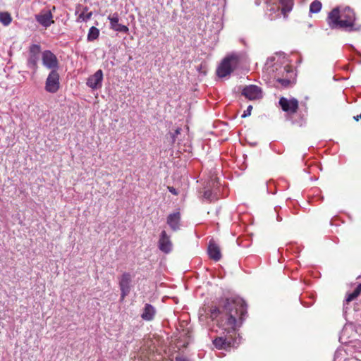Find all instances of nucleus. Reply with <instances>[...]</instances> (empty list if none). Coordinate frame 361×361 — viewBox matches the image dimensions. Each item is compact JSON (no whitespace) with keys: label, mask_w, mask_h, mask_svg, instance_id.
Segmentation results:
<instances>
[{"label":"nucleus","mask_w":361,"mask_h":361,"mask_svg":"<svg viewBox=\"0 0 361 361\" xmlns=\"http://www.w3.org/2000/svg\"><path fill=\"white\" fill-rule=\"evenodd\" d=\"M247 314V305L240 298L226 299L221 310L214 307L210 310V317L216 320L220 335L214 338H226L227 334L233 333L242 324Z\"/></svg>","instance_id":"nucleus-1"},{"label":"nucleus","mask_w":361,"mask_h":361,"mask_svg":"<svg viewBox=\"0 0 361 361\" xmlns=\"http://www.w3.org/2000/svg\"><path fill=\"white\" fill-rule=\"evenodd\" d=\"M355 15L353 9L345 7L341 11L334 8L327 18V23L331 29H342L348 31L354 30Z\"/></svg>","instance_id":"nucleus-2"},{"label":"nucleus","mask_w":361,"mask_h":361,"mask_svg":"<svg viewBox=\"0 0 361 361\" xmlns=\"http://www.w3.org/2000/svg\"><path fill=\"white\" fill-rule=\"evenodd\" d=\"M239 58L236 55H231L223 59L217 68L216 74L219 78H224L230 75L238 66Z\"/></svg>","instance_id":"nucleus-3"},{"label":"nucleus","mask_w":361,"mask_h":361,"mask_svg":"<svg viewBox=\"0 0 361 361\" xmlns=\"http://www.w3.org/2000/svg\"><path fill=\"white\" fill-rule=\"evenodd\" d=\"M61 87L59 71H50L45 80L44 90L51 94L56 93Z\"/></svg>","instance_id":"nucleus-4"},{"label":"nucleus","mask_w":361,"mask_h":361,"mask_svg":"<svg viewBox=\"0 0 361 361\" xmlns=\"http://www.w3.org/2000/svg\"><path fill=\"white\" fill-rule=\"evenodd\" d=\"M41 52V47L39 44H33L29 47L27 66L35 73L38 68L39 56Z\"/></svg>","instance_id":"nucleus-5"},{"label":"nucleus","mask_w":361,"mask_h":361,"mask_svg":"<svg viewBox=\"0 0 361 361\" xmlns=\"http://www.w3.org/2000/svg\"><path fill=\"white\" fill-rule=\"evenodd\" d=\"M42 63L50 71H57L59 68V62L56 56L50 50L42 52Z\"/></svg>","instance_id":"nucleus-6"},{"label":"nucleus","mask_w":361,"mask_h":361,"mask_svg":"<svg viewBox=\"0 0 361 361\" xmlns=\"http://www.w3.org/2000/svg\"><path fill=\"white\" fill-rule=\"evenodd\" d=\"M132 276L130 273L124 272L119 278V287L121 299H124L130 293Z\"/></svg>","instance_id":"nucleus-7"},{"label":"nucleus","mask_w":361,"mask_h":361,"mask_svg":"<svg viewBox=\"0 0 361 361\" xmlns=\"http://www.w3.org/2000/svg\"><path fill=\"white\" fill-rule=\"evenodd\" d=\"M242 94L250 100L259 99L262 97V89L254 85L245 86L242 91Z\"/></svg>","instance_id":"nucleus-8"},{"label":"nucleus","mask_w":361,"mask_h":361,"mask_svg":"<svg viewBox=\"0 0 361 361\" xmlns=\"http://www.w3.org/2000/svg\"><path fill=\"white\" fill-rule=\"evenodd\" d=\"M279 104L283 111L290 114L296 113L298 109V102L295 98L288 99L285 97H281L279 99Z\"/></svg>","instance_id":"nucleus-9"},{"label":"nucleus","mask_w":361,"mask_h":361,"mask_svg":"<svg viewBox=\"0 0 361 361\" xmlns=\"http://www.w3.org/2000/svg\"><path fill=\"white\" fill-rule=\"evenodd\" d=\"M108 20L110 23V29L118 32L128 33L129 28L128 26L119 23V16L117 13L109 15Z\"/></svg>","instance_id":"nucleus-10"},{"label":"nucleus","mask_w":361,"mask_h":361,"mask_svg":"<svg viewBox=\"0 0 361 361\" xmlns=\"http://www.w3.org/2000/svg\"><path fill=\"white\" fill-rule=\"evenodd\" d=\"M102 81L103 72L99 69L87 78L86 85L93 90H97L102 87Z\"/></svg>","instance_id":"nucleus-11"},{"label":"nucleus","mask_w":361,"mask_h":361,"mask_svg":"<svg viewBox=\"0 0 361 361\" xmlns=\"http://www.w3.org/2000/svg\"><path fill=\"white\" fill-rule=\"evenodd\" d=\"M283 72L286 73L284 78L275 77L276 82H278L282 87H288L294 82L295 73L288 66L283 68Z\"/></svg>","instance_id":"nucleus-12"},{"label":"nucleus","mask_w":361,"mask_h":361,"mask_svg":"<svg viewBox=\"0 0 361 361\" xmlns=\"http://www.w3.org/2000/svg\"><path fill=\"white\" fill-rule=\"evenodd\" d=\"M53 15L51 10H42L39 14L35 16L36 20L43 27H49L52 23Z\"/></svg>","instance_id":"nucleus-13"},{"label":"nucleus","mask_w":361,"mask_h":361,"mask_svg":"<svg viewBox=\"0 0 361 361\" xmlns=\"http://www.w3.org/2000/svg\"><path fill=\"white\" fill-rule=\"evenodd\" d=\"M360 340H349L348 342L342 343L343 346L341 348H339L335 355L334 361L338 358V354L341 353V350H343L346 354L353 355L354 352H355L357 345H360Z\"/></svg>","instance_id":"nucleus-14"},{"label":"nucleus","mask_w":361,"mask_h":361,"mask_svg":"<svg viewBox=\"0 0 361 361\" xmlns=\"http://www.w3.org/2000/svg\"><path fill=\"white\" fill-rule=\"evenodd\" d=\"M159 248L165 253H169L172 250V243L170 240V236L167 235L165 231H162L160 234Z\"/></svg>","instance_id":"nucleus-15"},{"label":"nucleus","mask_w":361,"mask_h":361,"mask_svg":"<svg viewBox=\"0 0 361 361\" xmlns=\"http://www.w3.org/2000/svg\"><path fill=\"white\" fill-rule=\"evenodd\" d=\"M180 213L175 212L169 214L166 218V223L173 231H177L180 228Z\"/></svg>","instance_id":"nucleus-16"},{"label":"nucleus","mask_w":361,"mask_h":361,"mask_svg":"<svg viewBox=\"0 0 361 361\" xmlns=\"http://www.w3.org/2000/svg\"><path fill=\"white\" fill-rule=\"evenodd\" d=\"M156 308L151 304L146 303L140 314L141 318L144 321H152L156 315Z\"/></svg>","instance_id":"nucleus-17"},{"label":"nucleus","mask_w":361,"mask_h":361,"mask_svg":"<svg viewBox=\"0 0 361 361\" xmlns=\"http://www.w3.org/2000/svg\"><path fill=\"white\" fill-rule=\"evenodd\" d=\"M237 340H212L214 346L218 350H230L235 348V343Z\"/></svg>","instance_id":"nucleus-18"},{"label":"nucleus","mask_w":361,"mask_h":361,"mask_svg":"<svg viewBox=\"0 0 361 361\" xmlns=\"http://www.w3.org/2000/svg\"><path fill=\"white\" fill-rule=\"evenodd\" d=\"M208 254L209 257L216 262L220 260L221 257L219 247L214 243H209L208 247Z\"/></svg>","instance_id":"nucleus-19"},{"label":"nucleus","mask_w":361,"mask_h":361,"mask_svg":"<svg viewBox=\"0 0 361 361\" xmlns=\"http://www.w3.org/2000/svg\"><path fill=\"white\" fill-rule=\"evenodd\" d=\"M279 3L281 6V13L286 18L288 13L293 8V0H279Z\"/></svg>","instance_id":"nucleus-20"},{"label":"nucleus","mask_w":361,"mask_h":361,"mask_svg":"<svg viewBox=\"0 0 361 361\" xmlns=\"http://www.w3.org/2000/svg\"><path fill=\"white\" fill-rule=\"evenodd\" d=\"M99 36V30L96 27H91L89 30L87 36V40L88 42H92L95 39H97Z\"/></svg>","instance_id":"nucleus-21"},{"label":"nucleus","mask_w":361,"mask_h":361,"mask_svg":"<svg viewBox=\"0 0 361 361\" xmlns=\"http://www.w3.org/2000/svg\"><path fill=\"white\" fill-rule=\"evenodd\" d=\"M12 18L11 15L7 12H0V22L5 26L8 25L11 23Z\"/></svg>","instance_id":"nucleus-22"},{"label":"nucleus","mask_w":361,"mask_h":361,"mask_svg":"<svg viewBox=\"0 0 361 361\" xmlns=\"http://www.w3.org/2000/svg\"><path fill=\"white\" fill-rule=\"evenodd\" d=\"M322 9V3L318 0L312 1L310 6V12L312 13H317Z\"/></svg>","instance_id":"nucleus-23"},{"label":"nucleus","mask_w":361,"mask_h":361,"mask_svg":"<svg viewBox=\"0 0 361 361\" xmlns=\"http://www.w3.org/2000/svg\"><path fill=\"white\" fill-rule=\"evenodd\" d=\"M360 293L356 289L352 293L347 295L345 300L349 302L355 299Z\"/></svg>","instance_id":"nucleus-24"},{"label":"nucleus","mask_w":361,"mask_h":361,"mask_svg":"<svg viewBox=\"0 0 361 361\" xmlns=\"http://www.w3.org/2000/svg\"><path fill=\"white\" fill-rule=\"evenodd\" d=\"M92 15V12H89L86 14H85L84 13H82L79 16V19L82 21H87L91 18Z\"/></svg>","instance_id":"nucleus-25"},{"label":"nucleus","mask_w":361,"mask_h":361,"mask_svg":"<svg viewBox=\"0 0 361 361\" xmlns=\"http://www.w3.org/2000/svg\"><path fill=\"white\" fill-rule=\"evenodd\" d=\"M252 109V106L251 105H249L246 110L244 111L242 117L245 118L247 116H249L251 114V111Z\"/></svg>","instance_id":"nucleus-26"},{"label":"nucleus","mask_w":361,"mask_h":361,"mask_svg":"<svg viewBox=\"0 0 361 361\" xmlns=\"http://www.w3.org/2000/svg\"><path fill=\"white\" fill-rule=\"evenodd\" d=\"M181 128H178L176 129L175 132L171 135L172 142H174L176 140V137L180 133Z\"/></svg>","instance_id":"nucleus-27"},{"label":"nucleus","mask_w":361,"mask_h":361,"mask_svg":"<svg viewBox=\"0 0 361 361\" xmlns=\"http://www.w3.org/2000/svg\"><path fill=\"white\" fill-rule=\"evenodd\" d=\"M174 361H190L188 358L183 356H176Z\"/></svg>","instance_id":"nucleus-28"},{"label":"nucleus","mask_w":361,"mask_h":361,"mask_svg":"<svg viewBox=\"0 0 361 361\" xmlns=\"http://www.w3.org/2000/svg\"><path fill=\"white\" fill-rule=\"evenodd\" d=\"M168 190L173 195H177L178 194V192H177L176 189L174 188L173 187H168Z\"/></svg>","instance_id":"nucleus-29"},{"label":"nucleus","mask_w":361,"mask_h":361,"mask_svg":"<svg viewBox=\"0 0 361 361\" xmlns=\"http://www.w3.org/2000/svg\"><path fill=\"white\" fill-rule=\"evenodd\" d=\"M211 195H212V192H211L210 190H206L204 192V197L206 198V199H209Z\"/></svg>","instance_id":"nucleus-30"},{"label":"nucleus","mask_w":361,"mask_h":361,"mask_svg":"<svg viewBox=\"0 0 361 361\" xmlns=\"http://www.w3.org/2000/svg\"><path fill=\"white\" fill-rule=\"evenodd\" d=\"M354 119L356 121H358L361 120V114L360 115H357V116H354Z\"/></svg>","instance_id":"nucleus-31"},{"label":"nucleus","mask_w":361,"mask_h":361,"mask_svg":"<svg viewBox=\"0 0 361 361\" xmlns=\"http://www.w3.org/2000/svg\"><path fill=\"white\" fill-rule=\"evenodd\" d=\"M357 290H358V292L360 293H361V283H360L355 288Z\"/></svg>","instance_id":"nucleus-32"},{"label":"nucleus","mask_w":361,"mask_h":361,"mask_svg":"<svg viewBox=\"0 0 361 361\" xmlns=\"http://www.w3.org/2000/svg\"><path fill=\"white\" fill-rule=\"evenodd\" d=\"M271 11L273 10L274 12H275V9L274 8H271L270 9ZM276 12L277 13L276 16H279V8L276 9Z\"/></svg>","instance_id":"nucleus-33"},{"label":"nucleus","mask_w":361,"mask_h":361,"mask_svg":"<svg viewBox=\"0 0 361 361\" xmlns=\"http://www.w3.org/2000/svg\"><path fill=\"white\" fill-rule=\"evenodd\" d=\"M269 18L270 20L274 19L275 16H273L272 14H269Z\"/></svg>","instance_id":"nucleus-34"},{"label":"nucleus","mask_w":361,"mask_h":361,"mask_svg":"<svg viewBox=\"0 0 361 361\" xmlns=\"http://www.w3.org/2000/svg\"><path fill=\"white\" fill-rule=\"evenodd\" d=\"M360 348V345H357V347H356L355 348Z\"/></svg>","instance_id":"nucleus-35"}]
</instances>
